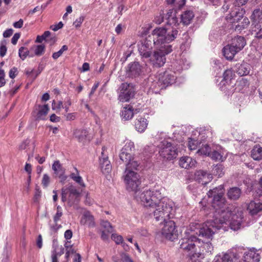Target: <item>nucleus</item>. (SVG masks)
Segmentation results:
<instances>
[{"label":"nucleus","mask_w":262,"mask_h":262,"mask_svg":"<svg viewBox=\"0 0 262 262\" xmlns=\"http://www.w3.org/2000/svg\"><path fill=\"white\" fill-rule=\"evenodd\" d=\"M137 202L148 207L157 221L169 217L173 210L174 203L167 198L163 197L160 190H140L135 193Z\"/></svg>","instance_id":"obj_1"},{"label":"nucleus","mask_w":262,"mask_h":262,"mask_svg":"<svg viewBox=\"0 0 262 262\" xmlns=\"http://www.w3.org/2000/svg\"><path fill=\"white\" fill-rule=\"evenodd\" d=\"M215 213L214 219L207 221L199 229L200 235L210 238L217 230L223 227L224 224L229 222L234 215L231 207L228 206L215 211Z\"/></svg>","instance_id":"obj_2"},{"label":"nucleus","mask_w":262,"mask_h":262,"mask_svg":"<svg viewBox=\"0 0 262 262\" xmlns=\"http://www.w3.org/2000/svg\"><path fill=\"white\" fill-rule=\"evenodd\" d=\"M178 31L177 29H172L171 33H167V30L164 28H156L151 33V38L154 43L159 45L168 43L173 41L177 37Z\"/></svg>","instance_id":"obj_3"},{"label":"nucleus","mask_w":262,"mask_h":262,"mask_svg":"<svg viewBox=\"0 0 262 262\" xmlns=\"http://www.w3.org/2000/svg\"><path fill=\"white\" fill-rule=\"evenodd\" d=\"M172 47L169 45H164L160 48L154 51L149 57V62L154 68H159L163 67L166 62V55L172 51Z\"/></svg>","instance_id":"obj_4"},{"label":"nucleus","mask_w":262,"mask_h":262,"mask_svg":"<svg viewBox=\"0 0 262 262\" xmlns=\"http://www.w3.org/2000/svg\"><path fill=\"white\" fill-rule=\"evenodd\" d=\"M201 238H198L194 234L191 235L188 238H182L180 241V248L186 252L189 253L191 258L193 259L195 257H200L203 256L200 253H193L195 251V242L200 244Z\"/></svg>","instance_id":"obj_5"},{"label":"nucleus","mask_w":262,"mask_h":262,"mask_svg":"<svg viewBox=\"0 0 262 262\" xmlns=\"http://www.w3.org/2000/svg\"><path fill=\"white\" fill-rule=\"evenodd\" d=\"M126 189L135 193L140 190L141 180L140 175L134 171H125L123 175Z\"/></svg>","instance_id":"obj_6"},{"label":"nucleus","mask_w":262,"mask_h":262,"mask_svg":"<svg viewBox=\"0 0 262 262\" xmlns=\"http://www.w3.org/2000/svg\"><path fill=\"white\" fill-rule=\"evenodd\" d=\"M159 154L164 160L170 161L177 157L178 151L176 146L171 143L164 141L162 142Z\"/></svg>","instance_id":"obj_7"},{"label":"nucleus","mask_w":262,"mask_h":262,"mask_svg":"<svg viewBox=\"0 0 262 262\" xmlns=\"http://www.w3.org/2000/svg\"><path fill=\"white\" fill-rule=\"evenodd\" d=\"M172 213L171 212V215ZM170 218V215L169 217H166L165 220H162L165 222L163 227L161 230L162 235L165 237L166 239L173 241L175 239L178 237L177 230L176 229L175 223L173 221L169 220L166 221L167 219H169Z\"/></svg>","instance_id":"obj_8"},{"label":"nucleus","mask_w":262,"mask_h":262,"mask_svg":"<svg viewBox=\"0 0 262 262\" xmlns=\"http://www.w3.org/2000/svg\"><path fill=\"white\" fill-rule=\"evenodd\" d=\"M154 41L151 36H148L138 45V51L142 58H149L152 54Z\"/></svg>","instance_id":"obj_9"},{"label":"nucleus","mask_w":262,"mask_h":262,"mask_svg":"<svg viewBox=\"0 0 262 262\" xmlns=\"http://www.w3.org/2000/svg\"><path fill=\"white\" fill-rule=\"evenodd\" d=\"M118 100L122 102L128 101L134 95L133 86L127 83H122L118 89Z\"/></svg>","instance_id":"obj_10"},{"label":"nucleus","mask_w":262,"mask_h":262,"mask_svg":"<svg viewBox=\"0 0 262 262\" xmlns=\"http://www.w3.org/2000/svg\"><path fill=\"white\" fill-rule=\"evenodd\" d=\"M133 148L134 143L132 142H129L126 143L121 149L119 157L120 160L126 163V164L134 158L132 156V149Z\"/></svg>","instance_id":"obj_11"},{"label":"nucleus","mask_w":262,"mask_h":262,"mask_svg":"<svg viewBox=\"0 0 262 262\" xmlns=\"http://www.w3.org/2000/svg\"><path fill=\"white\" fill-rule=\"evenodd\" d=\"M105 147L102 148L101 157L99 158V163L102 172L104 174H107L111 171L112 165L108 160L107 155H105Z\"/></svg>","instance_id":"obj_12"},{"label":"nucleus","mask_w":262,"mask_h":262,"mask_svg":"<svg viewBox=\"0 0 262 262\" xmlns=\"http://www.w3.org/2000/svg\"><path fill=\"white\" fill-rule=\"evenodd\" d=\"M142 72V68L139 62L134 61L128 64L126 73L128 76L135 78L139 76Z\"/></svg>","instance_id":"obj_13"},{"label":"nucleus","mask_w":262,"mask_h":262,"mask_svg":"<svg viewBox=\"0 0 262 262\" xmlns=\"http://www.w3.org/2000/svg\"><path fill=\"white\" fill-rule=\"evenodd\" d=\"M201 228L202 227H200L198 228H196L197 231H196V234L198 235L199 236L204 237L207 240V241H205L201 239V242L200 244V245L199 246V247H200V248H201L200 251H202V252H201V253L203 254V256H201L200 257L203 258L204 257L203 256L204 253V252L211 253V252L213 250V247H212V245L210 242V240L212 239V237H211L210 238H207L205 236H203L202 235H200L199 229H201ZM212 236H213V235ZM200 252L201 253V252Z\"/></svg>","instance_id":"obj_14"},{"label":"nucleus","mask_w":262,"mask_h":262,"mask_svg":"<svg viewBox=\"0 0 262 262\" xmlns=\"http://www.w3.org/2000/svg\"><path fill=\"white\" fill-rule=\"evenodd\" d=\"M195 179L202 185H206L212 179L211 174L203 170H199L195 173Z\"/></svg>","instance_id":"obj_15"},{"label":"nucleus","mask_w":262,"mask_h":262,"mask_svg":"<svg viewBox=\"0 0 262 262\" xmlns=\"http://www.w3.org/2000/svg\"><path fill=\"white\" fill-rule=\"evenodd\" d=\"M246 44V42L245 38L241 36H237L232 38L230 43L232 47L238 52L241 51Z\"/></svg>","instance_id":"obj_16"},{"label":"nucleus","mask_w":262,"mask_h":262,"mask_svg":"<svg viewBox=\"0 0 262 262\" xmlns=\"http://www.w3.org/2000/svg\"><path fill=\"white\" fill-rule=\"evenodd\" d=\"M226 199L224 196L215 198L212 199V207L215 211L223 209L227 207Z\"/></svg>","instance_id":"obj_17"},{"label":"nucleus","mask_w":262,"mask_h":262,"mask_svg":"<svg viewBox=\"0 0 262 262\" xmlns=\"http://www.w3.org/2000/svg\"><path fill=\"white\" fill-rule=\"evenodd\" d=\"M74 137L79 142H85L87 140H90L88 130L83 129H76L74 132Z\"/></svg>","instance_id":"obj_18"},{"label":"nucleus","mask_w":262,"mask_h":262,"mask_svg":"<svg viewBox=\"0 0 262 262\" xmlns=\"http://www.w3.org/2000/svg\"><path fill=\"white\" fill-rule=\"evenodd\" d=\"M196 161L190 157H182L180 159L179 165L181 167L188 169L195 166Z\"/></svg>","instance_id":"obj_19"},{"label":"nucleus","mask_w":262,"mask_h":262,"mask_svg":"<svg viewBox=\"0 0 262 262\" xmlns=\"http://www.w3.org/2000/svg\"><path fill=\"white\" fill-rule=\"evenodd\" d=\"M247 210L251 215H256L262 210V203L251 201L248 205Z\"/></svg>","instance_id":"obj_20"},{"label":"nucleus","mask_w":262,"mask_h":262,"mask_svg":"<svg viewBox=\"0 0 262 262\" xmlns=\"http://www.w3.org/2000/svg\"><path fill=\"white\" fill-rule=\"evenodd\" d=\"M224 187L223 185H221L218 187H216L212 189H210L207 192V195L209 198H212V199H214L217 196H224Z\"/></svg>","instance_id":"obj_21"},{"label":"nucleus","mask_w":262,"mask_h":262,"mask_svg":"<svg viewBox=\"0 0 262 262\" xmlns=\"http://www.w3.org/2000/svg\"><path fill=\"white\" fill-rule=\"evenodd\" d=\"M242 194L241 189L237 187L230 188L227 191L228 198L231 200H237Z\"/></svg>","instance_id":"obj_22"},{"label":"nucleus","mask_w":262,"mask_h":262,"mask_svg":"<svg viewBox=\"0 0 262 262\" xmlns=\"http://www.w3.org/2000/svg\"><path fill=\"white\" fill-rule=\"evenodd\" d=\"M175 79V76H174L171 73H169L168 71L165 72L160 78V80L166 86H168V85L173 83L174 82Z\"/></svg>","instance_id":"obj_23"},{"label":"nucleus","mask_w":262,"mask_h":262,"mask_svg":"<svg viewBox=\"0 0 262 262\" xmlns=\"http://www.w3.org/2000/svg\"><path fill=\"white\" fill-rule=\"evenodd\" d=\"M245 262H258L260 256L259 253L255 251H250L244 255Z\"/></svg>","instance_id":"obj_24"},{"label":"nucleus","mask_w":262,"mask_h":262,"mask_svg":"<svg viewBox=\"0 0 262 262\" xmlns=\"http://www.w3.org/2000/svg\"><path fill=\"white\" fill-rule=\"evenodd\" d=\"M238 52L230 44L223 48L224 56L228 60H232Z\"/></svg>","instance_id":"obj_25"},{"label":"nucleus","mask_w":262,"mask_h":262,"mask_svg":"<svg viewBox=\"0 0 262 262\" xmlns=\"http://www.w3.org/2000/svg\"><path fill=\"white\" fill-rule=\"evenodd\" d=\"M194 16L193 11L190 10L185 11L181 14V22L184 25H188L191 23Z\"/></svg>","instance_id":"obj_26"},{"label":"nucleus","mask_w":262,"mask_h":262,"mask_svg":"<svg viewBox=\"0 0 262 262\" xmlns=\"http://www.w3.org/2000/svg\"><path fill=\"white\" fill-rule=\"evenodd\" d=\"M252 25H257L262 20V10L260 8L255 9L250 16Z\"/></svg>","instance_id":"obj_27"},{"label":"nucleus","mask_w":262,"mask_h":262,"mask_svg":"<svg viewBox=\"0 0 262 262\" xmlns=\"http://www.w3.org/2000/svg\"><path fill=\"white\" fill-rule=\"evenodd\" d=\"M133 111V106L130 105L124 106L122 111L121 117L125 120H130L134 116Z\"/></svg>","instance_id":"obj_28"},{"label":"nucleus","mask_w":262,"mask_h":262,"mask_svg":"<svg viewBox=\"0 0 262 262\" xmlns=\"http://www.w3.org/2000/svg\"><path fill=\"white\" fill-rule=\"evenodd\" d=\"M81 223L84 225L86 224L88 225L89 227H93L95 226L94 217L89 211H86L84 213L81 220Z\"/></svg>","instance_id":"obj_29"},{"label":"nucleus","mask_w":262,"mask_h":262,"mask_svg":"<svg viewBox=\"0 0 262 262\" xmlns=\"http://www.w3.org/2000/svg\"><path fill=\"white\" fill-rule=\"evenodd\" d=\"M229 223L231 229L237 230L241 228L242 219L238 218L237 215L234 214Z\"/></svg>","instance_id":"obj_30"},{"label":"nucleus","mask_w":262,"mask_h":262,"mask_svg":"<svg viewBox=\"0 0 262 262\" xmlns=\"http://www.w3.org/2000/svg\"><path fill=\"white\" fill-rule=\"evenodd\" d=\"M250 66L247 63H243L239 65L236 69V73L241 76L249 74L250 71Z\"/></svg>","instance_id":"obj_31"},{"label":"nucleus","mask_w":262,"mask_h":262,"mask_svg":"<svg viewBox=\"0 0 262 262\" xmlns=\"http://www.w3.org/2000/svg\"><path fill=\"white\" fill-rule=\"evenodd\" d=\"M147 126L146 119L140 117L135 122V127L138 132L142 133L145 130Z\"/></svg>","instance_id":"obj_32"},{"label":"nucleus","mask_w":262,"mask_h":262,"mask_svg":"<svg viewBox=\"0 0 262 262\" xmlns=\"http://www.w3.org/2000/svg\"><path fill=\"white\" fill-rule=\"evenodd\" d=\"M251 157L254 160L260 161L262 159V147L255 146L251 150Z\"/></svg>","instance_id":"obj_33"},{"label":"nucleus","mask_w":262,"mask_h":262,"mask_svg":"<svg viewBox=\"0 0 262 262\" xmlns=\"http://www.w3.org/2000/svg\"><path fill=\"white\" fill-rule=\"evenodd\" d=\"M54 173L56 175H61L62 173H65V169L62 166L59 161H56L54 162L52 166Z\"/></svg>","instance_id":"obj_34"},{"label":"nucleus","mask_w":262,"mask_h":262,"mask_svg":"<svg viewBox=\"0 0 262 262\" xmlns=\"http://www.w3.org/2000/svg\"><path fill=\"white\" fill-rule=\"evenodd\" d=\"M241 12V8H237L235 7L231 11V12L226 16V20L231 23L232 20H233L234 18L237 17L238 14H240Z\"/></svg>","instance_id":"obj_35"},{"label":"nucleus","mask_w":262,"mask_h":262,"mask_svg":"<svg viewBox=\"0 0 262 262\" xmlns=\"http://www.w3.org/2000/svg\"><path fill=\"white\" fill-rule=\"evenodd\" d=\"M49 110V108L48 104L43 105L39 110L37 114L36 119L44 120L48 113Z\"/></svg>","instance_id":"obj_36"},{"label":"nucleus","mask_w":262,"mask_h":262,"mask_svg":"<svg viewBox=\"0 0 262 262\" xmlns=\"http://www.w3.org/2000/svg\"><path fill=\"white\" fill-rule=\"evenodd\" d=\"M250 24V21L249 19L245 17L243 18L239 23H237L235 25V30L237 31H241L245 28H247Z\"/></svg>","instance_id":"obj_37"},{"label":"nucleus","mask_w":262,"mask_h":262,"mask_svg":"<svg viewBox=\"0 0 262 262\" xmlns=\"http://www.w3.org/2000/svg\"><path fill=\"white\" fill-rule=\"evenodd\" d=\"M249 85V81L246 78H242L237 81L235 84V89L239 92L242 91L244 88H248Z\"/></svg>","instance_id":"obj_38"},{"label":"nucleus","mask_w":262,"mask_h":262,"mask_svg":"<svg viewBox=\"0 0 262 262\" xmlns=\"http://www.w3.org/2000/svg\"><path fill=\"white\" fill-rule=\"evenodd\" d=\"M212 173L219 177H222L224 174L223 166L222 164H216L214 166L212 169Z\"/></svg>","instance_id":"obj_39"},{"label":"nucleus","mask_w":262,"mask_h":262,"mask_svg":"<svg viewBox=\"0 0 262 262\" xmlns=\"http://www.w3.org/2000/svg\"><path fill=\"white\" fill-rule=\"evenodd\" d=\"M139 166V163L133 158L129 162L126 164V168L125 171H134L137 170Z\"/></svg>","instance_id":"obj_40"},{"label":"nucleus","mask_w":262,"mask_h":262,"mask_svg":"<svg viewBox=\"0 0 262 262\" xmlns=\"http://www.w3.org/2000/svg\"><path fill=\"white\" fill-rule=\"evenodd\" d=\"M214 262H233V259L229 254H225L222 257L216 256L214 259Z\"/></svg>","instance_id":"obj_41"},{"label":"nucleus","mask_w":262,"mask_h":262,"mask_svg":"<svg viewBox=\"0 0 262 262\" xmlns=\"http://www.w3.org/2000/svg\"><path fill=\"white\" fill-rule=\"evenodd\" d=\"M197 153L201 155H205L209 157L211 153V148L208 144L204 145L198 150Z\"/></svg>","instance_id":"obj_42"},{"label":"nucleus","mask_w":262,"mask_h":262,"mask_svg":"<svg viewBox=\"0 0 262 262\" xmlns=\"http://www.w3.org/2000/svg\"><path fill=\"white\" fill-rule=\"evenodd\" d=\"M18 55L22 60H24L28 56H29V51L27 48L21 47L19 49ZM30 56L32 57L33 55H30Z\"/></svg>","instance_id":"obj_43"},{"label":"nucleus","mask_w":262,"mask_h":262,"mask_svg":"<svg viewBox=\"0 0 262 262\" xmlns=\"http://www.w3.org/2000/svg\"><path fill=\"white\" fill-rule=\"evenodd\" d=\"M34 48V54L37 56L42 55L45 51V46L43 44L35 46Z\"/></svg>","instance_id":"obj_44"},{"label":"nucleus","mask_w":262,"mask_h":262,"mask_svg":"<svg viewBox=\"0 0 262 262\" xmlns=\"http://www.w3.org/2000/svg\"><path fill=\"white\" fill-rule=\"evenodd\" d=\"M67 190L69 192V195H70V198L72 199V197L75 196V198L76 197H79L80 196V192L78 191L77 189H76L74 186L72 185H71L69 186Z\"/></svg>","instance_id":"obj_45"},{"label":"nucleus","mask_w":262,"mask_h":262,"mask_svg":"<svg viewBox=\"0 0 262 262\" xmlns=\"http://www.w3.org/2000/svg\"><path fill=\"white\" fill-rule=\"evenodd\" d=\"M80 201L79 197L75 198V196L72 197V199L70 198V195H69V198L68 199V204L69 206L72 207L73 206L74 208L77 209V204Z\"/></svg>","instance_id":"obj_46"},{"label":"nucleus","mask_w":262,"mask_h":262,"mask_svg":"<svg viewBox=\"0 0 262 262\" xmlns=\"http://www.w3.org/2000/svg\"><path fill=\"white\" fill-rule=\"evenodd\" d=\"M255 26L253 30L255 32V37L258 39L262 38V26L259 24L255 25Z\"/></svg>","instance_id":"obj_47"},{"label":"nucleus","mask_w":262,"mask_h":262,"mask_svg":"<svg viewBox=\"0 0 262 262\" xmlns=\"http://www.w3.org/2000/svg\"><path fill=\"white\" fill-rule=\"evenodd\" d=\"M66 254L65 257L67 260H69L70 256L72 254H75L76 250L74 248L73 246L72 247H68V246H66Z\"/></svg>","instance_id":"obj_48"},{"label":"nucleus","mask_w":262,"mask_h":262,"mask_svg":"<svg viewBox=\"0 0 262 262\" xmlns=\"http://www.w3.org/2000/svg\"><path fill=\"white\" fill-rule=\"evenodd\" d=\"M209 157L213 160L215 161H223V156L218 151L214 150L211 152Z\"/></svg>","instance_id":"obj_49"},{"label":"nucleus","mask_w":262,"mask_h":262,"mask_svg":"<svg viewBox=\"0 0 262 262\" xmlns=\"http://www.w3.org/2000/svg\"><path fill=\"white\" fill-rule=\"evenodd\" d=\"M234 75V72L231 69L226 70L223 74V79L225 81L231 80Z\"/></svg>","instance_id":"obj_50"},{"label":"nucleus","mask_w":262,"mask_h":262,"mask_svg":"<svg viewBox=\"0 0 262 262\" xmlns=\"http://www.w3.org/2000/svg\"><path fill=\"white\" fill-rule=\"evenodd\" d=\"M68 46L66 45L63 46L61 48L56 52H54L52 54V57L54 59L56 60L59 58L63 53L64 51L68 50Z\"/></svg>","instance_id":"obj_51"},{"label":"nucleus","mask_w":262,"mask_h":262,"mask_svg":"<svg viewBox=\"0 0 262 262\" xmlns=\"http://www.w3.org/2000/svg\"><path fill=\"white\" fill-rule=\"evenodd\" d=\"M101 226L106 229L107 232L111 233L113 232V227L107 221H102L101 222Z\"/></svg>","instance_id":"obj_52"},{"label":"nucleus","mask_w":262,"mask_h":262,"mask_svg":"<svg viewBox=\"0 0 262 262\" xmlns=\"http://www.w3.org/2000/svg\"><path fill=\"white\" fill-rule=\"evenodd\" d=\"M120 262H134L129 255L125 253H121L120 254Z\"/></svg>","instance_id":"obj_53"},{"label":"nucleus","mask_w":262,"mask_h":262,"mask_svg":"<svg viewBox=\"0 0 262 262\" xmlns=\"http://www.w3.org/2000/svg\"><path fill=\"white\" fill-rule=\"evenodd\" d=\"M111 238L117 244H119L123 242V238L121 235H118L116 234H112Z\"/></svg>","instance_id":"obj_54"},{"label":"nucleus","mask_w":262,"mask_h":262,"mask_svg":"<svg viewBox=\"0 0 262 262\" xmlns=\"http://www.w3.org/2000/svg\"><path fill=\"white\" fill-rule=\"evenodd\" d=\"M50 182V178L47 174H44L42 179L41 184L44 187H47Z\"/></svg>","instance_id":"obj_55"},{"label":"nucleus","mask_w":262,"mask_h":262,"mask_svg":"<svg viewBox=\"0 0 262 262\" xmlns=\"http://www.w3.org/2000/svg\"><path fill=\"white\" fill-rule=\"evenodd\" d=\"M245 11H243V8H241V12L240 14H238L237 17L234 18L233 20H232V24L238 23L240 21L244 18L245 17L243 16Z\"/></svg>","instance_id":"obj_56"},{"label":"nucleus","mask_w":262,"mask_h":262,"mask_svg":"<svg viewBox=\"0 0 262 262\" xmlns=\"http://www.w3.org/2000/svg\"><path fill=\"white\" fill-rule=\"evenodd\" d=\"M41 197V191L37 188H35V192L33 198V201L35 203H38Z\"/></svg>","instance_id":"obj_57"},{"label":"nucleus","mask_w":262,"mask_h":262,"mask_svg":"<svg viewBox=\"0 0 262 262\" xmlns=\"http://www.w3.org/2000/svg\"><path fill=\"white\" fill-rule=\"evenodd\" d=\"M72 180L76 182L77 183H78L81 187H84L85 186L84 182H83L81 177L79 176V175L76 176L75 177H74V179H73Z\"/></svg>","instance_id":"obj_58"},{"label":"nucleus","mask_w":262,"mask_h":262,"mask_svg":"<svg viewBox=\"0 0 262 262\" xmlns=\"http://www.w3.org/2000/svg\"><path fill=\"white\" fill-rule=\"evenodd\" d=\"M5 74L4 70L0 71V88L4 86L6 84L5 79Z\"/></svg>","instance_id":"obj_59"},{"label":"nucleus","mask_w":262,"mask_h":262,"mask_svg":"<svg viewBox=\"0 0 262 262\" xmlns=\"http://www.w3.org/2000/svg\"><path fill=\"white\" fill-rule=\"evenodd\" d=\"M17 69L15 67H13L9 71V75L11 78L13 79L17 75Z\"/></svg>","instance_id":"obj_60"},{"label":"nucleus","mask_w":262,"mask_h":262,"mask_svg":"<svg viewBox=\"0 0 262 262\" xmlns=\"http://www.w3.org/2000/svg\"><path fill=\"white\" fill-rule=\"evenodd\" d=\"M84 17L80 16L76 19V20L73 23V25H74L76 28H78L81 26Z\"/></svg>","instance_id":"obj_61"},{"label":"nucleus","mask_w":262,"mask_h":262,"mask_svg":"<svg viewBox=\"0 0 262 262\" xmlns=\"http://www.w3.org/2000/svg\"><path fill=\"white\" fill-rule=\"evenodd\" d=\"M64 252V248L62 247V246H61L59 252H57V251L54 249L52 251V255H55L56 257L57 258V257L59 256H61L62 255Z\"/></svg>","instance_id":"obj_62"},{"label":"nucleus","mask_w":262,"mask_h":262,"mask_svg":"<svg viewBox=\"0 0 262 262\" xmlns=\"http://www.w3.org/2000/svg\"><path fill=\"white\" fill-rule=\"evenodd\" d=\"M248 0H236L235 2V7L241 8V7L245 5Z\"/></svg>","instance_id":"obj_63"},{"label":"nucleus","mask_w":262,"mask_h":262,"mask_svg":"<svg viewBox=\"0 0 262 262\" xmlns=\"http://www.w3.org/2000/svg\"><path fill=\"white\" fill-rule=\"evenodd\" d=\"M62 215V211H57L56 214L54 215L53 217L54 222L55 223H57L58 221L60 220V217Z\"/></svg>","instance_id":"obj_64"}]
</instances>
